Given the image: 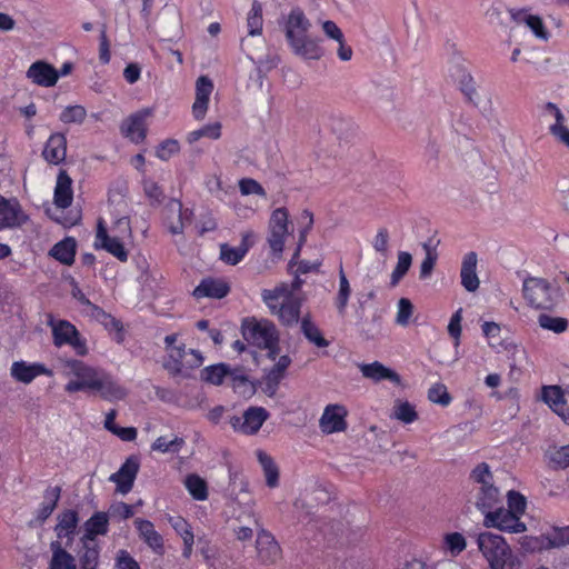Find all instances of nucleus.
I'll list each match as a JSON object with an SVG mask.
<instances>
[{"label":"nucleus","instance_id":"nucleus-4","mask_svg":"<svg viewBox=\"0 0 569 569\" xmlns=\"http://www.w3.org/2000/svg\"><path fill=\"white\" fill-rule=\"evenodd\" d=\"M60 366L62 375L70 378L64 387V390L69 393L82 390L91 391L101 373L97 368L76 359H61Z\"/></svg>","mask_w":569,"mask_h":569},{"label":"nucleus","instance_id":"nucleus-62","mask_svg":"<svg viewBox=\"0 0 569 569\" xmlns=\"http://www.w3.org/2000/svg\"><path fill=\"white\" fill-rule=\"evenodd\" d=\"M446 545L452 553H460L466 549V539L459 532H452L446 536Z\"/></svg>","mask_w":569,"mask_h":569},{"label":"nucleus","instance_id":"nucleus-1","mask_svg":"<svg viewBox=\"0 0 569 569\" xmlns=\"http://www.w3.org/2000/svg\"><path fill=\"white\" fill-rule=\"evenodd\" d=\"M311 27L299 7H293L283 19V32L291 51L305 60H318L323 53L319 41L309 34Z\"/></svg>","mask_w":569,"mask_h":569},{"label":"nucleus","instance_id":"nucleus-58","mask_svg":"<svg viewBox=\"0 0 569 569\" xmlns=\"http://www.w3.org/2000/svg\"><path fill=\"white\" fill-rule=\"evenodd\" d=\"M241 50L252 60L253 54L257 53L262 47L263 41L261 37L249 36V33L241 39Z\"/></svg>","mask_w":569,"mask_h":569},{"label":"nucleus","instance_id":"nucleus-13","mask_svg":"<svg viewBox=\"0 0 569 569\" xmlns=\"http://www.w3.org/2000/svg\"><path fill=\"white\" fill-rule=\"evenodd\" d=\"M28 216L14 198L7 199L0 194V231L23 226Z\"/></svg>","mask_w":569,"mask_h":569},{"label":"nucleus","instance_id":"nucleus-26","mask_svg":"<svg viewBox=\"0 0 569 569\" xmlns=\"http://www.w3.org/2000/svg\"><path fill=\"white\" fill-rule=\"evenodd\" d=\"M78 523L79 517L74 510H64L58 515V522L54 527V531L59 539H67V547L73 541Z\"/></svg>","mask_w":569,"mask_h":569},{"label":"nucleus","instance_id":"nucleus-61","mask_svg":"<svg viewBox=\"0 0 569 569\" xmlns=\"http://www.w3.org/2000/svg\"><path fill=\"white\" fill-rule=\"evenodd\" d=\"M388 243H389L388 230L386 228L379 229L373 239L372 246H373L375 250L381 254L383 260L388 256Z\"/></svg>","mask_w":569,"mask_h":569},{"label":"nucleus","instance_id":"nucleus-41","mask_svg":"<svg viewBox=\"0 0 569 569\" xmlns=\"http://www.w3.org/2000/svg\"><path fill=\"white\" fill-rule=\"evenodd\" d=\"M82 550L79 555L81 569H98L99 547L97 542H86L81 540Z\"/></svg>","mask_w":569,"mask_h":569},{"label":"nucleus","instance_id":"nucleus-63","mask_svg":"<svg viewBox=\"0 0 569 569\" xmlns=\"http://www.w3.org/2000/svg\"><path fill=\"white\" fill-rule=\"evenodd\" d=\"M179 151V143L176 140H166L157 149L156 154L161 160H168Z\"/></svg>","mask_w":569,"mask_h":569},{"label":"nucleus","instance_id":"nucleus-30","mask_svg":"<svg viewBox=\"0 0 569 569\" xmlns=\"http://www.w3.org/2000/svg\"><path fill=\"white\" fill-rule=\"evenodd\" d=\"M109 519L104 512H96L83 525L84 533L81 540L86 542H96L97 536H103L108 532Z\"/></svg>","mask_w":569,"mask_h":569},{"label":"nucleus","instance_id":"nucleus-27","mask_svg":"<svg viewBox=\"0 0 569 569\" xmlns=\"http://www.w3.org/2000/svg\"><path fill=\"white\" fill-rule=\"evenodd\" d=\"M41 375L51 376L52 372L41 363L28 365L24 361H16L11 366V376L23 383H30Z\"/></svg>","mask_w":569,"mask_h":569},{"label":"nucleus","instance_id":"nucleus-42","mask_svg":"<svg viewBox=\"0 0 569 569\" xmlns=\"http://www.w3.org/2000/svg\"><path fill=\"white\" fill-rule=\"evenodd\" d=\"M301 332L306 339L318 348H327L329 341L322 336L320 329L311 321L309 317L301 320Z\"/></svg>","mask_w":569,"mask_h":569},{"label":"nucleus","instance_id":"nucleus-22","mask_svg":"<svg viewBox=\"0 0 569 569\" xmlns=\"http://www.w3.org/2000/svg\"><path fill=\"white\" fill-rule=\"evenodd\" d=\"M136 528L139 537L158 555L164 553L163 539L159 532L156 531L151 521L137 518L134 520Z\"/></svg>","mask_w":569,"mask_h":569},{"label":"nucleus","instance_id":"nucleus-60","mask_svg":"<svg viewBox=\"0 0 569 569\" xmlns=\"http://www.w3.org/2000/svg\"><path fill=\"white\" fill-rule=\"evenodd\" d=\"M508 507H509V511H512L513 513H516V516L518 518H520L521 515L525 513L526 511V499L525 497L517 492V491H513V490H510L508 492Z\"/></svg>","mask_w":569,"mask_h":569},{"label":"nucleus","instance_id":"nucleus-64","mask_svg":"<svg viewBox=\"0 0 569 569\" xmlns=\"http://www.w3.org/2000/svg\"><path fill=\"white\" fill-rule=\"evenodd\" d=\"M117 567L119 569H140L139 563L127 550H119L117 553Z\"/></svg>","mask_w":569,"mask_h":569},{"label":"nucleus","instance_id":"nucleus-24","mask_svg":"<svg viewBox=\"0 0 569 569\" xmlns=\"http://www.w3.org/2000/svg\"><path fill=\"white\" fill-rule=\"evenodd\" d=\"M224 377H231L234 386L246 385L248 381L244 376L234 375L224 363L209 366L201 371L202 380L212 385L222 383Z\"/></svg>","mask_w":569,"mask_h":569},{"label":"nucleus","instance_id":"nucleus-53","mask_svg":"<svg viewBox=\"0 0 569 569\" xmlns=\"http://www.w3.org/2000/svg\"><path fill=\"white\" fill-rule=\"evenodd\" d=\"M412 262V257L409 252L401 251L398 254L397 266L391 274L392 286L397 284L399 280L408 272Z\"/></svg>","mask_w":569,"mask_h":569},{"label":"nucleus","instance_id":"nucleus-46","mask_svg":"<svg viewBox=\"0 0 569 569\" xmlns=\"http://www.w3.org/2000/svg\"><path fill=\"white\" fill-rule=\"evenodd\" d=\"M116 218V226L120 232L128 236L131 234L130 220L127 213V202L122 197H119L112 211Z\"/></svg>","mask_w":569,"mask_h":569},{"label":"nucleus","instance_id":"nucleus-51","mask_svg":"<svg viewBox=\"0 0 569 569\" xmlns=\"http://www.w3.org/2000/svg\"><path fill=\"white\" fill-rule=\"evenodd\" d=\"M428 399L437 405L447 407L450 405L452 398L449 395L447 387L443 383H435L428 390Z\"/></svg>","mask_w":569,"mask_h":569},{"label":"nucleus","instance_id":"nucleus-15","mask_svg":"<svg viewBox=\"0 0 569 569\" xmlns=\"http://www.w3.org/2000/svg\"><path fill=\"white\" fill-rule=\"evenodd\" d=\"M192 212L183 209L180 201L171 199L164 207L166 224L172 234H182L184 223L190 222Z\"/></svg>","mask_w":569,"mask_h":569},{"label":"nucleus","instance_id":"nucleus-49","mask_svg":"<svg viewBox=\"0 0 569 569\" xmlns=\"http://www.w3.org/2000/svg\"><path fill=\"white\" fill-rule=\"evenodd\" d=\"M542 398L549 407L555 410L566 405L563 391L559 386H547L542 389Z\"/></svg>","mask_w":569,"mask_h":569},{"label":"nucleus","instance_id":"nucleus-21","mask_svg":"<svg viewBox=\"0 0 569 569\" xmlns=\"http://www.w3.org/2000/svg\"><path fill=\"white\" fill-rule=\"evenodd\" d=\"M91 391H96L101 398L112 401L123 399L126 390L119 386L110 375L101 371Z\"/></svg>","mask_w":569,"mask_h":569},{"label":"nucleus","instance_id":"nucleus-6","mask_svg":"<svg viewBox=\"0 0 569 569\" xmlns=\"http://www.w3.org/2000/svg\"><path fill=\"white\" fill-rule=\"evenodd\" d=\"M483 516V526L486 528H496L500 531L510 533H521L527 530L526 525L508 509L499 507L479 510Z\"/></svg>","mask_w":569,"mask_h":569},{"label":"nucleus","instance_id":"nucleus-3","mask_svg":"<svg viewBox=\"0 0 569 569\" xmlns=\"http://www.w3.org/2000/svg\"><path fill=\"white\" fill-rule=\"evenodd\" d=\"M477 546L490 569H513L517 559L503 537L486 531L477 536Z\"/></svg>","mask_w":569,"mask_h":569},{"label":"nucleus","instance_id":"nucleus-31","mask_svg":"<svg viewBox=\"0 0 569 569\" xmlns=\"http://www.w3.org/2000/svg\"><path fill=\"white\" fill-rule=\"evenodd\" d=\"M71 184L72 180L67 171L61 170L58 174L54 188V203L57 207L66 209L71 204L73 199Z\"/></svg>","mask_w":569,"mask_h":569},{"label":"nucleus","instance_id":"nucleus-36","mask_svg":"<svg viewBox=\"0 0 569 569\" xmlns=\"http://www.w3.org/2000/svg\"><path fill=\"white\" fill-rule=\"evenodd\" d=\"M274 315L284 326H293L299 321L300 302L290 298L277 307Z\"/></svg>","mask_w":569,"mask_h":569},{"label":"nucleus","instance_id":"nucleus-2","mask_svg":"<svg viewBox=\"0 0 569 569\" xmlns=\"http://www.w3.org/2000/svg\"><path fill=\"white\" fill-rule=\"evenodd\" d=\"M471 502L478 510L495 508L501 503V493L495 483L491 468L486 462L478 463L469 475Z\"/></svg>","mask_w":569,"mask_h":569},{"label":"nucleus","instance_id":"nucleus-52","mask_svg":"<svg viewBox=\"0 0 569 569\" xmlns=\"http://www.w3.org/2000/svg\"><path fill=\"white\" fill-rule=\"evenodd\" d=\"M538 322L541 328L551 330L556 333L563 332L568 327V322L565 318L551 317L545 313L538 317Z\"/></svg>","mask_w":569,"mask_h":569},{"label":"nucleus","instance_id":"nucleus-29","mask_svg":"<svg viewBox=\"0 0 569 569\" xmlns=\"http://www.w3.org/2000/svg\"><path fill=\"white\" fill-rule=\"evenodd\" d=\"M291 360L288 356H281L277 363L268 371V373L263 378V392L272 397L280 383L281 379L284 376V371L289 367Z\"/></svg>","mask_w":569,"mask_h":569},{"label":"nucleus","instance_id":"nucleus-32","mask_svg":"<svg viewBox=\"0 0 569 569\" xmlns=\"http://www.w3.org/2000/svg\"><path fill=\"white\" fill-rule=\"evenodd\" d=\"M228 292L229 286L226 282L213 279H204L198 287H196L193 290V296L198 299L203 297L221 299L226 297Z\"/></svg>","mask_w":569,"mask_h":569},{"label":"nucleus","instance_id":"nucleus-10","mask_svg":"<svg viewBox=\"0 0 569 569\" xmlns=\"http://www.w3.org/2000/svg\"><path fill=\"white\" fill-rule=\"evenodd\" d=\"M48 323L52 328L53 342L57 347L70 345L79 356L87 355L86 342L80 338L77 328L72 323L66 320L53 322L52 319Z\"/></svg>","mask_w":569,"mask_h":569},{"label":"nucleus","instance_id":"nucleus-16","mask_svg":"<svg viewBox=\"0 0 569 569\" xmlns=\"http://www.w3.org/2000/svg\"><path fill=\"white\" fill-rule=\"evenodd\" d=\"M139 471V461L134 457H130L126 460V462L120 467V469L110 476V481L117 485V490L126 495L128 493L132 487L137 473Z\"/></svg>","mask_w":569,"mask_h":569},{"label":"nucleus","instance_id":"nucleus-9","mask_svg":"<svg viewBox=\"0 0 569 569\" xmlns=\"http://www.w3.org/2000/svg\"><path fill=\"white\" fill-rule=\"evenodd\" d=\"M289 213L284 208L272 211L269 220L268 243L276 256L283 251L286 239L289 234Z\"/></svg>","mask_w":569,"mask_h":569},{"label":"nucleus","instance_id":"nucleus-35","mask_svg":"<svg viewBox=\"0 0 569 569\" xmlns=\"http://www.w3.org/2000/svg\"><path fill=\"white\" fill-rule=\"evenodd\" d=\"M50 549L52 557L49 569H77L73 556L63 549L59 541H52Z\"/></svg>","mask_w":569,"mask_h":569},{"label":"nucleus","instance_id":"nucleus-33","mask_svg":"<svg viewBox=\"0 0 569 569\" xmlns=\"http://www.w3.org/2000/svg\"><path fill=\"white\" fill-rule=\"evenodd\" d=\"M506 351L509 360V376L517 379L520 376L521 370L528 363L527 351L521 346L515 343L507 345Z\"/></svg>","mask_w":569,"mask_h":569},{"label":"nucleus","instance_id":"nucleus-48","mask_svg":"<svg viewBox=\"0 0 569 569\" xmlns=\"http://www.w3.org/2000/svg\"><path fill=\"white\" fill-rule=\"evenodd\" d=\"M249 250V244H240L237 248L223 243L220 246V258L228 264L234 266L244 257Z\"/></svg>","mask_w":569,"mask_h":569},{"label":"nucleus","instance_id":"nucleus-43","mask_svg":"<svg viewBox=\"0 0 569 569\" xmlns=\"http://www.w3.org/2000/svg\"><path fill=\"white\" fill-rule=\"evenodd\" d=\"M391 418L403 423H412L418 419V412L409 401L397 399L392 408Z\"/></svg>","mask_w":569,"mask_h":569},{"label":"nucleus","instance_id":"nucleus-28","mask_svg":"<svg viewBox=\"0 0 569 569\" xmlns=\"http://www.w3.org/2000/svg\"><path fill=\"white\" fill-rule=\"evenodd\" d=\"M477 254L475 252H469L463 257L461 264V284L469 292H475L480 284L479 278L476 272L477 268Z\"/></svg>","mask_w":569,"mask_h":569},{"label":"nucleus","instance_id":"nucleus-18","mask_svg":"<svg viewBox=\"0 0 569 569\" xmlns=\"http://www.w3.org/2000/svg\"><path fill=\"white\" fill-rule=\"evenodd\" d=\"M67 156V138L62 133H53L42 150L43 159L50 164H60Z\"/></svg>","mask_w":569,"mask_h":569},{"label":"nucleus","instance_id":"nucleus-12","mask_svg":"<svg viewBox=\"0 0 569 569\" xmlns=\"http://www.w3.org/2000/svg\"><path fill=\"white\" fill-rule=\"evenodd\" d=\"M347 416L348 410L345 406L338 403L328 405L319 419L321 432L326 435L343 432L348 427Z\"/></svg>","mask_w":569,"mask_h":569},{"label":"nucleus","instance_id":"nucleus-40","mask_svg":"<svg viewBox=\"0 0 569 569\" xmlns=\"http://www.w3.org/2000/svg\"><path fill=\"white\" fill-rule=\"evenodd\" d=\"M50 254L60 262L70 266L74 261L76 242L73 239L62 240L53 246Z\"/></svg>","mask_w":569,"mask_h":569},{"label":"nucleus","instance_id":"nucleus-47","mask_svg":"<svg viewBox=\"0 0 569 569\" xmlns=\"http://www.w3.org/2000/svg\"><path fill=\"white\" fill-rule=\"evenodd\" d=\"M184 486L189 493L196 500H206L208 498V489L206 481L197 475H189L184 480Z\"/></svg>","mask_w":569,"mask_h":569},{"label":"nucleus","instance_id":"nucleus-8","mask_svg":"<svg viewBox=\"0 0 569 569\" xmlns=\"http://www.w3.org/2000/svg\"><path fill=\"white\" fill-rule=\"evenodd\" d=\"M459 86L468 101L478 108L482 116L487 118L493 116L495 106L492 94L487 90H478L473 78L469 73L461 76Z\"/></svg>","mask_w":569,"mask_h":569},{"label":"nucleus","instance_id":"nucleus-14","mask_svg":"<svg viewBox=\"0 0 569 569\" xmlns=\"http://www.w3.org/2000/svg\"><path fill=\"white\" fill-rule=\"evenodd\" d=\"M258 560L263 565H273L281 559V548L276 538L267 530L260 529L256 539Z\"/></svg>","mask_w":569,"mask_h":569},{"label":"nucleus","instance_id":"nucleus-54","mask_svg":"<svg viewBox=\"0 0 569 569\" xmlns=\"http://www.w3.org/2000/svg\"><path fill=\"white\" fill-rule=\"evenodd\" d=\"M87 117L84 107L80 104L67 107L60 114L63 123H82Z\"/></svg>","mask_w":569,"mask_h":569},{"label":"nucleus","instance_id":"nucleus-59","mask_svg":"<svg viewBox=\"0 0 569 569\" xmlns=\"http://www.w3.org/2000/svg\"><path fill=\"white\" fill-rule=\"evenodd\" d=\"M413 312V306L407 298H401L398 302V312L396 317V322L401 326L406 327L409 325V319L412 316Z\"/></svg>","mask_w":569,"mask_h":569},{"label":"nucleus","instance_id":"nucleus-7","mask_svg":"<svg viewBox=\"0 0 569 569\" xmlns=\"http://www.w3.org/2000/svg\"><path fill=\"white\" fill-rule=\"evenodd\" d=\"M523 297L537 309L550 310L556 305V298L550 283L542 278H528L523 281Z\"/></svg>","mask_w":569,"mask_h":569},{"label":"nucleus","instance_id":"nucleus-19","mask_svg":"<svg viewBox=\"0 0 569 569\" xmlns=\"http://www.w3.org/2000/svg\"><path fill=\"white\" fill-rule=\"evenodd\" d=\"M27 77L38 86L51 87L58 81L59 72L51 64L37 61L29 67Z\"/></svg>","mask_w":569,"mask_h":569},{"label":"nucleus","instance_id":"nucleus-17","mask_svg":"<svg viewBox=\"0 0 569 569\" xmlns=\"http://www.w3.org/2000/svg\"><path fill=\"white\" fill-rule=\"evenodd\" d=\"M213 83L207 76H201L196 81V100L192 104V114L197 120H202L208 110L209 97L212 93Z\"/></svg>","mask_w":569,"mask_h":569},{"label":"nucleus","instance_id":"nucleus-39","mask_svg":"<svg viewBox=\"0 0 569 569\" xmlns=\"http://www.w3.org/2000/svg\"><path fill=\"white\" fill-rule=\"evenodd\" d=\"M184 443V439L177 435L161 436L154 440L151 449L161 453H178Z\"/></svg>","mask_w":569,"mask_h":569},{"label":"nucleus","instance_id":"nucleus-56","mask_svg":"<svg viewBox=\"0 0 569 569\" xmlns=\"http://www.w3.org/2000/svg\"><path fill=\"white\" fill-rule=\"evenodd\" d=\"M239 190L242 196L256 194L262 198L267 197L263 187L254 179L243 178L239 180Z\"/></svg>","mask_w":569,"mask_h":569},{"label":"nucleus","instance_id":"nucleus-25","mask_svg":"<svg viewBox=\"0 0 569 569\" xmlns=\"http://www.w3.org/2000/svg\"><path fill=\"white\" fill-rule=\"evenodd\" d=\"M359 369L365 378L375 382H379L381 380H390L396 385H400L401 382V378L396 371L389 369L379 361L359 365Z\"/></svg>","mask_w":569,"mask_h":569},{"label":"nucleus","instance_id":"nucleus-5","mask_svg":"<svg viewBox=\"0 0 569 569\" xmlns=\"http://www.w3.org/2000/svg\"><path fill=\"white\" fill-rule=\"evenodd\" d=\"M242 336L261 349L272 350L278 343L276 326L268 320L247 319L242 323Z\"/></svg>","mask_w":569,"mask_h":569},{"label":"nucleus","instance_id":"nucleus-11","mask_svg":"<svg viewBox=\"0 0 569 569\" xmlns=\"http://www.w3.org/2000/svg\"><path fill=\"white\" fill-rule=\"evenodd\" d=\"M268 418L269 412L264 408L249 407L241 417H231L230 425L234 431L243 435H254Z\"/></svg>","mask_w":569,"mask_h":569},{"label":"nucleus","instance_id":"nucleus-45","mask_svg":"<svg viewBox=\"0 0 569 569\" xmlns=\"http://www.w3.org/2000/svg\"><path fill=\"white\" fill-rule=\"evenodd\" d=\"M247 27L249 36H262L263 18L262 6L258 1H253L251 10L247 17Z\"/></svg>","mask_w":569,"mask_h":569},{"label":"nucleus","instance_id":"nucleus-23","mask_svg":"<svg viewBox=\"0 0 569 569\" xmlns=\"http://www.w3.org/2000/svg\"><path fill=\"white\" fill-rule=\"evenodd\" d=\"M94 246L96 248L107 250L120 261H127L128 259V252L126 251L122 242L118 238L109 237L101 221L98 224Z\"/></svg>","mask_w":569,"mask_h":569},{"label":"nucleus","instance_id":"nucleus-20","mask_svg":"<svg viewBox=\"0 0 569 569\" xmlns=\"http://www.w3.org/2000/svg\"><path fill=\"white\" fill-rule=\"evenodd\" d=\"M147 116H149L148 110L138 112L126 119L120 127L122 134L136 143L143 141L147 131L144 123Z\"/></svg>","mask_w":569,"mask_h":569},{"label":"nucleus","instance_id":"nucleus-55","mask_svg":"<svg viewBox=\"0 0 569 569\" xmlns=\"http://www.w3.org/2000/svg\"><path fill=\"white\" fill-rule=\"evenodd\" d=\"M221 124L219 122H214L208 126L202 127L201 129L194 130L188 134V141L193 143L201 139L202 137H208L211 139H218L221 134Z\"/></svg>","mask_w":569,"mask_h":569},{"label":"nucleus","instance_id":"nucleus-57","mask_svg":"<svg viewBox=\"0 0 569 569\" xmlns=\"http://www.w3.org/2000/svg\"><path fill=\"white\" fill-rule=\"evenodd\" d=\"M143 191L152 204H160L164 199L162 189L153 180H143Z\"/></svg>","mask_w":569,"mask_h":569},{"label":"nucleus","instance_id":"nucleus-38","mask_svg":"<svg viewBox=\"0 0 569 569\" xmlns=\"http://www.w3.org/2000/svg\"><path fill=\"white\" fill-rule=\"evenodd\" d=\"M257 458L262 467L267 486L276 488L279 485V469L273 459L262 450L257 451Z\"/></svg>","mask_w":569,"mask_h":569},{"label":"nucleus","instance_id":"nucleus-44","mask_svg":"<svg viewBox=\"0 0 569 569\" xmlns=\"http://www.w3.org/2000/svg\"><path fill=\"white\" fill-rule=\"evenodd\" d=\"M351 295V287L349 280L342 268L339 270V290L335 299V305L340 316L346 313L348 301Z\"/></svg>","mask_w":569,"mask_h":569},{"label":"nucleus","instance_id":"nucleus-50","mask_svg":"<svg viewBox=\"0 0 569 569\" xmlns=\"http://www.w3.org/2000/svg\"><path fill=\"white\" fill-rule=\"evenodd\" d=\"M519 21L523 22L532 33L540 40L547 41L549 32L547 31L543 21L540 17L533 14H525Z\"/></svg>","mask_w":569,"mask_h":569},{"label":"nucleus","instance_id":"nucleus-37","mask_svg":"<svg viewBox=\"0 0 569 569\" xmlns=\"http://www.w3.org/2000/svg\"><path fill=\"white\" fill-rule=\"evenodd\" d=\"M60 487H50L44 491L43 501L37 511V520L43 522L50 517L60 498Z\"/></svg>","mask_w":569,"mask_h":569},{"label":"nucleus","instance_id":"nucleus-34","mask_svg":"<svg viewBox=\"0 0 569 569\" xmlns=\"http://www.w3.org/2000/svg\"><path fill=\"white\" fill-rule=\"evenodd\" d=\"M545 460L549 468L555 470L569 467V445H551L545 451Z\"/></svg>","mask_w":569,"mask_h":569}]
</instances>
